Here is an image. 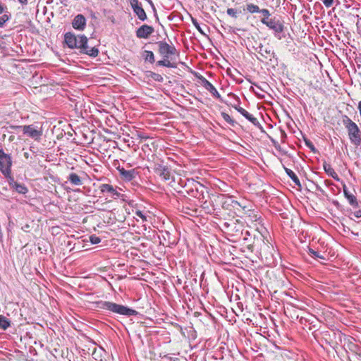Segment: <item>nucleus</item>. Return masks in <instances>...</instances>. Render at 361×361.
<instances>
[{
    "mask_svg": "<svg viewBox=\"0 0 361 361\" xmlns=\"http://www.w3.org/2000/svg\"><path fill=\"white\" fill-rule=\"evenodd\" d=\"M158 47V52L163 59L157 62V66H164L167 68H176V63L172 62L177 56H179V51L175 46L171 43L169 44L166 41H159L156 42Z\"/></svg>",
    "mask_w": 361,
    "mask_h": 361,
    "instance_id": "nucleus-1",
    "label": "nucleus"
},
{
    "mask_svg": "<svg viewBox=\"0 0 361 361\" xmlns=\"http://www.w3.org/2000/svg\"><path fill=\"white\" fill-rule=\"evenodd\" d=\"M247 247L251 252H259L262 259H265L267 262H270L274 258V247L267 239L262 236L255 239L252 244H249Z\"/></svg>",
    "mask_w": 361,
    "mask_h": 361,
    "instance_id": "nucleus-2",
    "label": "nucleus"
},
{
    "mask_svg": "<svg viewBox=\"0 0 361 361\" xmlns=\"http://www.w3.org/2000/svg\"><path fill=\"white\" fill-rule=\"evenodd\" d=\"M95 307L100 310H107L123 316H136L137 312L123 305L116 304L113 302L99 300L94 302Z\"/></svg>",
    "mask_w": 361,
    "mask_h": 361,
    "instance_id": "nucleus-3",
    "label": "nucleus"
},
{
    "mask_svg": "<svg viewBox=\"0 0 361 361\" xmlns=\"http://www.w3.org/2000/svg\"><path fill=\"white\" fill-rule=\"evenodd\" d=\"M225 233L233 238V241L240 240L243 235V223L240 219L231 218L222 223Z\"/></svg>",
    "mask_w": 361,
    "mask_h": 361,
    "instance_id": "nucleus-4",
    "label": "nucleus"
},
{
    "mask_svg": "<svg viewBox=\"0 0 361 361\" xmlns=\"http://www.w3.org/2000/svg\"><path fill=\"white\" fill-rule=\"evenodd\" d=\"M341 120L343 126L348 132V138L350 142L356 146L361 145V130L357 124L354 122L348 116L343 115Z\"/></svg>",
    "mask_w": 361,
    "mask_h": 361,
    "instance_id": "nucleus-5",
    "label": "nucleus"
},
{
    "mask_svg": "<svg viewBox=\"0 0 361 361\" xmlns=\"http://www.w3.org/2000/svg\"><path fill=\"white\" fill-rule=\"evenodd\" d=\"M12 159L10 154H6L2 149H0V171L8 178L11 174Z\"/></svg>",
    "mask_w": 361,
    "mask_h": 361,
    "instance_id": "nucleus-6",
    "label": "nucleus"
},
{
    "mask_svg": "<svg viewBox=\"0 0 361 361\" xmlns=\"http://www.w3.org/2000/svg\"><path fill=\"white\" fill-rule=\"evenodd\" d=\"M262 23L267 26L270 30H273L274 37L278 39H282L281 33L283 32L284 25L283 23L276 19V18H270L267 22L261 20Z\"/></svg>",
    "mask_w": 361,
    "mask_h": 361,
    "instance_id": "nucleus-7",
    "label": "nucleus"
},
{
    "mask_svg": "<svg viewBox=\"0 0 361 361\" xmlns=\"http://www.w3.org/2000/svg\"><path fill=\"white\" fill-rule=\"evenodd\" d=\"M80 38V44L78 49L80 52L83 54H87L91 57H96L99 54V49L96 47H90L88 46V39L84 35H79Z\"/></svg>",
    "mask_w": 361,
    "mask_h": 361,
    "instance_id": "nucleus-8",
    "label": "nucleus"
},
{
    "mask_svg": "<svg viewBox=\"0 0 361 361\" xmlns=\"http://www.w3.org/2000/svg\"><path fill=\"white\" fill-rule=\"evenodd\" d=\"M11 128L18 129L21 128L24 135L35 140H38L42 136V132L41 130L37 129L33 125L27 126H11Z\"/></svg>",
    "mask_w": 361,
    "mask_h": 361,
    "instance_id": "nucleus-9",
    "label": "nucleus"
},
{
    "mask_svg": "<svg viewBox=\"0 0 361 361\" xmlns=\"http://www.w3.org/2000/svg\"><path fill=\"white\" fill-rule=\"evenodd\" d=\"M100 192L102 194L109 193L111 194V197L114 199L123 197V195L121 194L118 190H122L121 188L114 187L111 184L103 183L99 187Z\"/></svg>",
    "mask_w": 361,
    "mask_h": 361,
    "instance_id": "nucleus-10",
    "label": "nucleus"
},
{
    "mask_svg": "<svg viewBox=\"0 0 361 361\" xmlns=\"http://www.w3.org/2000/svg\"><path fill=\"white\" fill-rule=\"evenodd\" d=\"M154 172L162 180L166 181L171 178V171L170 169L162 164L156 163L153 168Z\"/></svg>",
    "mask_w": 361,
    "mask_h": 361,
    "instance_id": "nucleus-11",
    "label": "nucleus"
},
{
    "mask_svg": "<svg viewBox=\"0 0 361 361\" xmlns=\"http://www.w3.org/2000/svg\"><path fill=\"white\" fill-rule=\"evenodd\" d=\"M131 8L141 21H145L147 19V14L142 8V4L139 0H129Z\"/></svg>",
    "mask_w": 361,
    "mask_h": 361,
    "instance_id": "nucleus-12",
    "label": "nucleus"
},
{
    "mask_svg": "<svg viewBox=\"0 0 361 361\" xmlns=\"http://www.w3.org/2000/svg\"><path fill=\"white\" fill-rule=\"evenodd\" d=\"M198 78L201 81L202 85L208 91L209 93L216 99H218L219 101L223 102V99L221 97L220 94L215 88V87L204 77L202 75H200Z\"/></svg>",
    "mask_w": 361,
    "mask_h": 361,
    "instance_id": "nucleus-13",
    "label": "nucleus"
},
{
    "mask_svg": "<svg viewBox=\"0 0 361 361\" xmlns=\"http://www.w3.org/2000/svg\"><path fill=\"white\" fill-rule=\"evenodd\" d=\"M80 38L79 35L76 36L75 34L69 32L64 35V42L70 49H78L80 44Z\"/></svg>",
    "mask_w": 361,
    "mask_h": 361,
    "instance_id": "nucleus-14",
    "label": "nucleus"
},
{
    "mask_svg": "<svg viewBox=\"0 0 361 361\" xmlns=\"http://www.w3.org/2000/svg\"><path fill=\"white\" fill-rule=\"evenodd\" d=\"M343 190L344 197L348 200V204L353 209L357 208L359 207V202L356 196L348 190L345 183H343Z\"/></svg>",
    "mask_w": 361,
    "mask_h": 361,
    "instance_id": "nucleus-15",
    "label": "nucleus"
},
{
    "mask_svg": "<svg viewBox=\"0 0 361 361\" xmlns=\"http://www.w3.org/2000/svg\"><path fill=\"white\" fill-rule=\"evenodd\" d=\"M233 107L239 112L242 116H243L246 119H247L250 122H251L254 126L257 127H260L261 125L258 121L257 118H255L252 114H250L247 111H246L243 107L239 105H233Z\"/></svg>",
    "mask_w": 361,
    "mask_h": 361,
    "instance_id": "nucleus-16",
    "label": "nucleus"
},
{
    "mask_svg": "<svg viewBox=\"0 0 361 361\" xmlns=\"http://www.w3.org/2000/svg\"><path fill=\"white\" fill-rule=\"evenodd\" d=\"M154 32V27L148 25H142L137 29L136 37L139 39H147Z\"/></svg>",
    "mask_w": 361,
    "mask_h": 361,
    "instance_id": "nucleus-17",
    "label": "nucleus"
},
{
    "mask_svg": "<svg viewBox=\"0 0 361 361\" xmlns=\"http://www.w3.org/2000/svg\"><path fill=\"white\" fill-rule=\"evenodd\" d=\"M117 170L119 172L121 177L126 181H130L133 180L137 175V172L135 169L126 170L123 167H118Z\"/></svg>",
    "mask_w": 361,
    "mask_h": 361,
    "instance_id": "nucleus-18",
    "label": "nucleus"
},
{
    "mask_svg": "<svg viewBox=\"0 0 361 361\" xmlns=\"http://www.w3.org/2000/svg\"><path fill=\"white\" fill-rule=\"evenodd\" d=\"M256 51L265 59H268L271 61V58H274L276 54L274 51L269 47H266L262 44L259 45L257 48H256Z\"/></svg>",
    "mask_w": 361,
    "mask_h": 361,
    "instance_id": "nucleus-19",
    "label": "nucleus"
},
{
    "mask_svg": "<svg viewBox=\"0 0 361 361\" xmlns=\"http://www.w3.org/2000/svg\"><path fill=\"white\" fill-rule=\"evenodd\" d=\"M245 219L247 223H257L259 221L261 222V216L258 212L255 209H248L245 212Z\"/></svg>",
    "mask_w": 361,
    "mask_h": 361,
    "instance_id": "nucleus-20",
    "label": "nucleus"
},
{
    "mask_svg": "<svg viewBox=\"0 0 361 361\" xmlns=\"http://www.w3.org/2000/svg\"><path fill=\"white\" fill-rule=\"evenodd\" d=\"M73 27L78 30H83L86 26V19L82 14L77 15L72 22Z\"/></svg>",
    "mask_w": 361,
    "mask_h": 361,
    "instance_id": "nucleus-21",
    "label": "nucleus"
},
{
    "mask_svg": "<svg viewBox=\"0 0 361 361\" xmlns=\"http://www.w3.org/2000/svg\"><path fill=\"white\" fill-rule=\"evenodd\" d=\"M8 178H9V185L13 189H14L17 192H18L19 194L24 195L28 192V189L24 184L19 183L15 181L13 178L11 177V176L10 177H8Z\"/></svg>",
    "mask_w": 361,
    "mask_h": 361,
    "instance_id": "nucleus-22",
    "label": "nucleus"
},
{
    "mask_svg": "<svg viewBox=\"0 0 361 361\" xmlns=\"http://www.w3.org/2000/svg\"><path fill=\"white\" fill-rule=\"evenodd\" d=\"M323 169L324 170L325 173L329 176H331L332 178H334L336 181H340V178H339L338 175L337 174V173L331 167V164H329L326 161L323 162Z\"/></svg>",
    "mask_w": 361,
    "mask_h": 361,
    "instance_id": "nucleus-23",
    "label": "nucleus"
},
{
    "mask_svg": "<svg viewBox=\"0 0 361 361\" xmlns=\"http://www.w3.org/2000/svg\"><path fill=\"white\" fill-rule=\"evenodd\" d=\"M67 178L73 185H81L82 184L80 177L75 173H71Z\"/></svg>",
    "mask_w": 361,
    "mask_h": 361,
    "instance_id": "nucleus-24",
    "label": "nucleus"
},
{
    "mask_svg": "<svg viewBox=\"0 0 361 361\" xmlns=\"http://www.w3.org/2000/svg\"><path fill=\"white\" fill-rule=\"evenodd\" d=\"M284 170L288 176L293 180V182L298 187H301L300 181L296 174L290 169L284 167Z\"/></svg>",
    "mask_w": 361,
    "mask_h": 361,
    "instance_id": "nucleus-25",
    "label": "nucleus"
},
{
    "mask_svg": "<svg viewBox=\"0 0 361 361\" xmlns=\"http://www.w3.org/2000/svg\"><path fill=\"white\" fill-rule=\"evenodd\" d=\"M145 75L147 78H151L156 82H162L164 81V78L159 73L147 71L145 72Z\"/></svg>",
    "mask_w": 361,
    "mask_h": 361,
    "instance_id": "nucleus-26",
    "label": "nucleus"
},
{
    "mask_svg": "<svg viewBox=\"0 0 361 361\" xmlns=\"http://www.w3.org/2000/svg\"><path fill=\"white\" fill-rule=\"evenodd\" d=\"M142 56L146 61L154 63L155 61L154 54L152 51L145 50L143 52Z\"/></svg>",
    "mask_w": 361,
    "mask_h": 361,
    "instance_id": "nucleus-27",
    "label": "nucleus"
},
{
    "mask_svg": "<svg viewBox=\"0 0 361 361\" xmlns=\"http://www.w3.org/2000/svg\"><path fill=\"white\" fill-rule=\"evenodd\" d=\"M11 326V321L5 316L0 315V328L6 330Z\"/></svg>",
    "mask_w": 361,
    "mask_h": 361,
    "instance_id": "nucleus-28",
    "label": "nucleus"
},
{
    "mask_svg": "<svg viewBox=\"0 0 361 361\" xmlns=\"http://www.w3.org/2000/svg\"><path fill=\"white\" fill-rule=\"evenodd\" d=\"M221 115L224 120L229 123L231 126L234 127L235 126L236 122L227 113L221 112Z\"/></svg>",
    "mask_w": 361,
    "mask_h": 361,
    "instance_id": "nucleus-29",
    "label": "nucleus"
},
{
    "mask_svg": "<svg viewBox=\"0 0 361 361\" xmlns=\"http://www.w3.org/2000/svg\"><path fill=\"white\" fill-rule=\"evenodd\" d=\"M246 10L250 13H259L260 8L258 6L253 4H247L246 5Z\"/></svg>",
    "mask_w": 361,
    "mask_h": 361,
    "instance_id": "nucleus-30",
    "label": "nucleus"
},
{
    "mask_svg": "<svg viewBox=\"0 0 361 361\" xmlns=\"http://www.w3.org/2000/svg\"><path fill=\"white\" fill-rule=\"evenodd\" d=\"M259 13H262L263 16L261 20H265V21L267 22L269 20H270L269 16H271V14L268 9H267V8L260 9Z\"/></svg>",
    "mask_w": 361,
    "mask_h": 361,
    "instance_id": "nucleus-31",
    "label": "nucleus"
},
{
    "mask_svg": "<svg viewBox=\"0 0 361 361\" xmlns=\"http://www.w3.org/2000/svg\"><path fill=\"white\" fill-rule=\"evenodd\" d=\"M226 13L228 16H230L231 17L233 18H238V11L235 8H228L226 11Z\"/></svg>",
    "mask_w": 361,
    "mask_h": 361,
    "instance_id": "nucleus-32",
    "label": "nucleus"
},
{
    "mask_svg": "<svg viewBox=\"0 0 361 361\" xmlns=\"http://www.w3.org/2000/svg\"><path fill=\"white\" fill-rule=\"evenodd\" d=\"M309 253L310 255L312 257H314V258H319V259H324V257L321 255L320 253L317 251H315L312 249H310L309 250Z\"/></svg>",
    "mask_w": 361,
    "mask_h": 361,
    "instance_id": "nucleus-33",
    "label": "nucleus"
},
{
    "mask_svg": "<svg viewBox=\"0 0 361 361\" xmlns=\"http://www.w3.org/2000/svg\"><path fill=\"white\" fill-rule=\"evenodd\" d=\"M191 21H192V25L195 27V28L201 33V34H204V32L203 30H202L199 23L197 22V20L194 18H191Z\"/></svg>",
    "mask_w": 361,
    "mask_h": 361,
    "instance_id": "nucleus-34",
    "label": "nucleus"
},
{
    "mask_svg": "<svg viewBox=\"0 0 361 361\" xmlns=\"http://www.w3.org/2000/svg\"><path fill=\"white\" fill-rule=\"evenodd\" d=\"M90 241L92 244H98L101 242V239L95 235H92L90 237Z\"/></svg>",
    "mask_w": 361,
    "mask_h": 361,
    "instance_id": "nucleus-35",
    "label": "nucleus"
},
{
    "mask_svg": "<svg viewBox=\"0 0 361 361\" xmlns=\"http://www.w3.org/2000/svg\"><path fill=\"white\" fill-rule=\"evenodd\" d=\"M9 20V16L7 14H4L0 17V27H3L6 22Z\"/></svg>",
    "mask_w": 361,
    "mask_h": 361,
    "instance_id": "nucleus-36",
    "label": "nucleus"
},
{
    "mask_svg": "<svg viewBox=\"0 0 361 361\" xmlns=\"http://www.w3.org/2000/svg\"><path fill=\"white\" fill-rule=\"evenodd\" d=\"M135 214L142 219L143 221H147V216L140 210H136Z\"/></svg>",
    "mask_w": 361,
    "mask_h": 361,
    "instance_id": "nucleus-37",
    "label": "nucleus"
},
{
    "mask_svg": "<svg viewBox=\"0 0 361 361\" xmlns=\"http://www.w3.org/2000/svg\"><path fill=\"white\" fill-rule=\"evenodd\" d=\"M322 1L326 8L331 7L334 4V0H322Z\"/></svg>",
    "mask_w": 361,
    "mask_h": 361,
    "instance_id": "nucleus-38",
    "label": "nucleus"
},
{
    "mask_svg": "<svg viewBox=\"0 0 361 361\" xmlns=\"http://www.w3.org/2000/svg\"><path fill=\"white\" fill-rule=\"evenodd\" d=\"M306 145L310 148L312 151L315 150V147L314 145L310 140H305Z\"/></svg>",
    "mask_w": 361,
    "mask_h": 361,
    "instance_id": "nucleus-39",
    "label": "nucleus"
},
{
    "mask_svg": "<svg viewBox=\"0 0 361 361\" xmlns=\"http://www.w3.org/2000/svg\"><path fill=\"white\" fill-rule=\"evenodd\" d=\"M354 216L356 217V218H360L361 217V209H359L357 211H355L354 212Z\"/></svg>",
    "mask_w": 361,
    "mask_h": 361,
    "instance_id": "nucleus-40",
    "label": "nucleus"
},
{
    "mask_svg": "<svg viewBox=\"0 0 361 361\" xmlns=\"http://www.w3.org/2000/svg\"><path fill=\"white\" fill-rule=\"evenodd\" d=\"M332 203L337 209H339L341 207V204L337 200H334Z\"/></svg>",
    "mask_w": 361,
    "mask_h": 361,
    "instance_id": "nucleus-41",
    "label": "nucleus"
},
{
    "mask_svg": "<svg viewBox=\"0 0 361 361\" xmlns=\"http://www.w3.org/2000/svg\"><path fill=\"white\" fill-rule=\"evenodd\" d=\"M21 4L26 5L27 4L28 0H18Z\"/></svg>",
    "mask_w": 361,
    "mask_h": 361,
    "instance_id": "nucleus-42",
    "label": "nucleus"
},
{
    "mask_svg": "<svg viewBox=\"0 0 361 361\" xmlns=\"http://www.w3.org/2000/svg\"><path fill=\"white\" fill-rule=\"evenodd\" d=\"M4 11V6L3 4H0V13H2Z\"/></svg>",
    "mask_w": 361,
    "mask_h": 361,
    "instance_id": "nucleus-43",
    "label": "nucleus"
},
{
    "mask_svg": "<svg viewBox=\"0 0 361 361\" xmlns=\"http://www.w3.org/2000/svg\"><path fill=\"white\" fill-rule=\"evenodd\" d=\"M24 157H25L26 159H27V158L29 157V153H27V152H25V153H24Z\"/></svg>",
    "mask_w": 361,
    "mask_h": 361,
    "instance_id": "nucleus-44",
    "label": "nucleus"
},
{
    "mask_svg": "<svg viewBox=\"0 0 361 361\" xmlns=\"http://www.w3.org/2000/svg\"><path fill=\"white\" fill-rule=\"evenodd\" d=\"M325 182H326V184L328 185L333 184L330 180H326Z\"/></svg>",
    "mask_w": 361,
    "mask_h": 361,
    "instance_id": "nucleus-45",
    "label": "nucleus"
},
{
    "mask_svg": "<svg viewBox=\"0 0 361 361\" xmlns=\"http://www.w3.org/2000/svg\"><path fill=\"white\" fill-rule=\"evenodd\" d=\"M146 1H147L149 4H152V5L153 4V2H152V0H146Z\"/></svg>",
    "mask_w": 361,
    "mask_h": 361,
    "instance_id": "nucleus-46",
    "label": "nucleus"
},
{
    "mask_svg": "<svg viewBox=\"0 0 361 361\" xmlns=\"http://www.w3.org/2000/svg\"><path fill=\"white\" fill-rule=\"evenodd\" d=\"M245 235H250L249 231H247L245 232Z\"/></svg>",
    "mask_w": 361,
    "mask_h": 361,
    "instance_id": "nucleus-47",
    "label": "nucleus"
},
{
    "mask_svg": "<svg viewBox=\"0 0 361 361\" xmlns=\"http://www.w3.org/2000/svg\"><path fill=\"white\" fill-rule=\"evenodd\" d=\"M171 14L169 16V20H172V18L171 17Z\"/></svg>",
    "mask_w": 361,
    "mask_h": 361,
    "instance_id": "nucleus-48",
    "label": "nucleus"
},
{
    "mask_svg": "<svg viewBox=\"0 0 361 361\" xmlns=\"http://www.w3.org/2000/svg\"><path fill=\"white\" fill-rule=\"evenodd\" d=\"M247 238L246 237H243V240H247Z\"/></svg>",
    "mask_w": 361,
    "mask_h": 361,
    "instance_id": "nucleus-49",
    "label": "nucleus"
}]
</instances>
